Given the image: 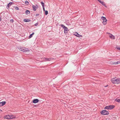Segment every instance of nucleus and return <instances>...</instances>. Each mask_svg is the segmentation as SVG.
I'll list each match as a JSON object with an SVG mask.
<instances>
[{
  "label": "nucleus",
  "instance_id": "obj_1",
  "mask_svg": "<svg viewBox=\"0 0 120 120\" xmlns=\"http://www.w3.org/2000/svg\"><path fill=\"white\" fill-rule=\"evenodd\" d=\"M18 49L20 51H22L23 52H28L30 51L28 49L25 48L24 47H23L22 48L19 47H18Z\"/></svg>",
  "mask_w": 120,
  "mask_h": 120
},
{
  "label": "nucleus",
  "instance_id": "obj_2",
  "mask_svg": "<svg viewBox=\"0 0 120 120\" xmlns=\"http://www.w3.org/2000/svg\"><path fill=\"white\" fill-rule=\"evenodd\" d=\"M100 113L101 114L103 115H109V113L108 111L105 110L101 111Z\"/></svg>",
  "mask_w": 120,
  "mask_h": 120
},
{
  "label": "nucleus",
  "instance_id": "obj_3",
  "mask_svg": "<svg viewBox=\"0 0 120 120\" xmlns=\"http://www.w3.org/2000/svg\"><path fill=\"white\" fill-rule=\"evenodd\" d=\"M15 118V117L13 115H7L5 116V118L8 119H12Z\"/></svg>",
  "mask_w": 120,
  "mask_h": 120
},
{
  "label": "nucleus",
  "instance_id": "obj_4",
  "mask_svg": "<svg viewBox=\"0 0 120 120\" xmlns=\"http://www.w3.org/2000/svg\"><path fill=\"white\" fill-rule=\"evenodd\" d=\"M101 19L103 20L102 23L104 25H105L107 24V20L105 17L102 16L101 18Z\"/></svg>",
  "mask_w": 120,
  "mask_h": 120
},
{
  "label": "nucleus",
  "instance_id": "obj_5",
  "mask_svg": "<svg viewBox=\"0 0 120 120\" xmlns=\"http://www.w3.org/2000/svg\"><path fill=\"white\" fill-rule=\"evenodd\" d=\"M117 79L116 78H112L111 80V82L113 84H117Z\"/></svg>",
  "mask_w": 120,
  "mask_h": 120
},
{
  "label": "nucleus",
  "instance_id": "obj_6",
  "mask_svg": "<svg viewBox=\"0 0 120 120\" xmlns=\"http://www.w3.org/2000/svg\"><path fill=\"white\" fill-rule=\"evenodd\" d=\"M6 102L5 101H3L0 102V107L3 106L5 104Z\"/></svg>",
  "mask_w": 120,
  "mask_h": 120
},
{
  "label": "nucleus",
  "instance_id": "obj_7",
  "mask_svg": "<svg viewBox=\"0 0 120 120\" xmlns=\"http://www.w3.org/2000/svg\"><path fill=\"white\" fill-rule=\"evenodd\" d=\"M39 101V100L38 99H34L32 100V102L34 103H38Z\"/></svg>",
  "mask_w": 120,
  "mask_h": 120
},
{
  "label": "nucleus",
  "instance_id": "obj_8",
  "mask_svg": "<svg viewBox=\"0 0 120 120\" xmlns=\"http://www.w3.org/2000/svg\"><path fill=\"white\" fill-rule=\"evenodd\" d=\"M107 33L111 35L109 36V37L113 39H115V37L113 35L110 33Z\"/></svg>",
  "mask_w": 120,
  "mask_h": 120
},
{
  "label": "nucleus",
  "instance_id": "obj_9",
  "mask_svg": "<svg viewBox=\"0 0 120 120\" xmlns=\"http://www.w3.org/2000/svg\"><path fill=\"white\" fill-rule=\"evenodd\" d=\"M68 31L69 30L67 27L64 29V33L65 34H67Z\"/></svg>",
  "mask_w": 120,
  "mask_h": 120
},
{
  "label": "nucleus",
  "instance_id": "obj_10",
  "mask_svg": "<svg viewBox=\"0 0 120 120\" xmlns=\"http://www.w3.org/2000/svg\"><path fill=\"white\" fill-rule=\"evenodd\" d=\"M53 58H44V60L46 61H49L51 60H53Z\"/></svg>",
  "mask_w": 120,
  "mask_h": 120
},
{
  "label": "nucleus",
  "instance_id": "obj_11",
  "mask_svg": "<svg viewBox=\"0 0 120 120\" xmlns=\"http://www.w3.org/2000/svg\"><path fill=\"white\" fill-rule=\"evenodd\" d=\"M109 109H113L115 107L114 105H109L108 106Z\"/></svg>",
  "mask_w": 120,
  "mask_h": 120
},
{
  "label": "nucleus",
  "instance_id": "obj_12",
  "mask_svg": "<svg viewBox=\"0 0 120 120\" xmlns=\"http://www.w3.org/2000/svg\"><path fill=\"white\" fill-rule=\"evenodd\" d=\"M99 2L105 7H106L105 3L103 1H101V0Z\"/></svg>",
  "mask_w": 120,
  "mask_h": 120
},
{
  "label": "nucleus",
  "instance_id": "obj_13",
  "mask_svg": "<svg viewBox=\"0 0 120 120\" xmlns=\"http://www.w3.org/2000/svg\"><path fill=\"white\" fill-rule=\"evenodd\" d=\"M76 36L79 37H80L82 36L81 35L77 33L76 32L75 34H74Z\"/></svg>",
  "mask_w": 120,
  "mask_h": 120
},
{
  "label": "nucleus",
  "instance_id": "obj_14",
  "mask_svg": "<svg viewBox=\"0 0 120 120\" xmlns=\"http://www.w3.org/2000/svg\"><path fill=\"white\" fill-rule=\"evenodd\" d=\"M23 21L25 22H29L31 21V20L30 19H25L23 20Z\"/></svg>",
  "mask_w": 120,
  "mask_h": 120
},
{
  "label": "nucleus",
  "instance_id": "obj_15",
  "mask_svg": "<svg viewBox=\"0 0 120 120\" xmlns=\"http://www.w3.org/2000/svg\"><path fill=\"white\" fill-rule=\"evenodd\" d=\"M25 13L26 15H28L30 14V11L29 10H26L25 11Z\"/></svg>",
  "mask_w": 120,
  "mask_h": 120
},
{
  "label": "nucleus",
  "instance_id": "obj_16",
  "mask_svg": "<svg viewBox=\"0 0 120 120\" xmlns=\"http://www.w3.org/2000/svg\"><path fill=\"white\" fill-rule=\"evenodd\" d=\"M120 60L118 61L117 62H113L112 63V64H120Z\"/></svg>",
  "mask_w": 120,
  "mask_h": 120
},
{
  "label": "nucleus",
  "instance_id": "obj_17",
  "mask_svg": "<svg viewBox=\"0 0 120 120\" xmlns=\"http://www.w3.org/2000/svg\"><path fill=\"white\" fill-rule=\"evenodd\" d=\"M115 101L117 102L120 103V98H117L115 99Z\"/></svg>",
  "mask_w": 120,
  "mask_h": 120
},
{
  "label": "nucleus",
  "instance_id": "obj_18",
  "mask_svg": "<svg viewBox=\"0 0 120 120\" xmlns=\"http://www.w3.org/2000/svg\"><path fill=\"white\" fill-rule=\"evenodd\" d=\"M34 11H35L36 10V7H35L34 5H32Z\"/></svg>",
  "mask_w": 120,
  "mask_h": 120
},
{
  "label": "nucleus",
  "instance_id": "obj_19",
  "mask_svg": "<svg viewBox=\"0 0 120 120\" xmlns=\"http://www.w3.org/2000/svg\"><path fill=\"white\" fill-rule=\"evenodd\" d=\"M120 83V78H117V84Z\"/></svg>",
  "mask_w": 120,
  "mask_h": 120
},
{
  "label": "nucleus",
  "instance_id": "obj_20",
  "mask_svg": "<svg viewBox=\"0 0 120 120\" xmlns=\"http://www.w3.org/2000/svg\"><path fill=\"white\" fill-rule=\"evenodd\" d=\"M60 26H61L64 29L66 27L63 24H61L60 25Z\"/></svg>",
  "mask_w": 120,
  "mask_h": 120
},
{
  "label": "nucleus",
  "instance_id": "obj_21",
  "mask_svg": "<svg viewBox=\"0 0 120 120\" xmlns=\"http://www.w3.org/2000/svg\"><path fill=\"white\" fill-rule=\"evenodd\" d=\"M14 3H13V2H10L8 4H9L8 6H9V7H10L11 4H13Z\"/></svg>",
  "mask_w": 120,
  "mask_h": 120
},
{
  "label": "nucleus",
  "instance_id": "obj_22",
  "mask_svg": "<svg viewBox=\"0 0 120 120\" xmlns=\"http://www.w3.org/2000/svg\"><path fill=\"white\" fill-rule=\"evenodd\" d=\"M14 7V8L16 10H19V8L17 6H15Z\"/></svg>",
  "mask_w": 120,
  "mask_h": 120
},
{
  "label": "nucleus",
  "instance_id": "obj_23",
  "mask_svg": "<svg viewBox=\"0 0 120 120\" xmlns=\"http://www.w3.org/2000/svg\"><path fill=\"white\" fill-rule=\"evenodd\" d=\"M41 4L42 6V7H44V2H42V1H41Z\"/></svg>",
  "mask_w": 120,
  "mask_h": 120
},
{
  "label": "nucleus",
  "instance_id": "obj_24",
  "mask_svg": "<svg viewBox=\"0 0 120 120\" xmlns=\"http://www.w3.org/2000/svg\"><path fill=\"white\" fill-rule=\"evenodd\" d=\"M25 4L26 5H28L29 3L27 1H25Z\"/></svg>",
  "mask_w": 120,
  "mask_h": 120
},
{
  "label": "nucleus",
  "instance_id": "obj_25",
  "mask_svg": "<svg viewBox=\"0 0 120 120\" xmlns=\"http://www.w3.org/2000/svg\"><path fill=\"white\" fill-rule=\"evenodd\" d=\"M45 14L47 15L48 14V11L47 10H45Z\"/></svg>",
  "mask_w": 120,
  "mask_h": 120
},
{
  "label": "nucleus",
  "instance_id": "obj_26",
  "mask_svg": "<svg viewBox=\"0 0 120 120\" xmlns=\"http://www.w3.org/2000/svg\"><path fill=\"white\" fill-rule=\"evenodd\" d=\"M105 109H109V106H106L104 108Z\"/></svg>",
  "mask_w": 120,
  "mask_h": 120
},
{
  "label": "nucleus",
  "instance_id": "obj_27",
  "mask_svg": "<svg viewBox=\"0 0 120 120\" xmlns=\"http://www.w3.org/2000/svg\"><path fill=\"white\" fill-rule=\"evenodd\" d=\"M33 35L32 34H30L28 38H31L33 37Z\"/></svg>",
  "mask_w": 120,
  "mask_h": 120
},
{
  "label": "nucleus",
  "instance_id": "obj_28",
  "mask_svg": "<svg viewBox=\"0 0 120 120\" xmlns=\"http://www.w3.org/2000/svg\"><path fill=\"white\" fill-rule=\"evenodd\" d=\"M9 5V4H7V5L6 8L7 9H9V7L8 6Z\"/></svg>",
  "mask_w": 120,
  "mask_h": 120
},
{
  "label": "nucleus",
  "instance_id": "obj_29",
  "mask_svg": "<svg viewBox=\"0 0 120 120\" xmlns=\"http://www.w3.org/2000/svg\"><path fill=\"white\" fill-rule=\"evenodd\" d=\"M38 22L37 23H36L35 24H34V26H38Z\"/></svg>",
  "mask_w": 120,
  "mask_h": 120
},
{
  "label": "nucleus",
  "instance_id": "obj_30",
  "mask_svg": "<svg viewBox=\"0 0 120 120\" xmlns=\"http://www.w3.org/2000/svg\"><path fill=\"white\" fill-rule=\"evenodd\" d=\"M116 48L117 49H118L119 50H120V47H117Z\"/></svg>",
  "mask_w": 120,
  "mask_h": 120
},
{
  "label": "nucleus",
  "instance_id": "obj_31",
  "mask_svg": "<svg viewBox=\"0 0 120 120\" xmlns=\"http://www.w3.org/2000/svg\"><path fill=\"white\" fill-rule=\"evenodd\" d=\"M10 22H14V20L13 19H11L10 21Z\"/></svg>",
  "mask_w": 120,
  "mask_h": 120
},
{
  "label": "nucleus",
  "instance_id": "obj_32",
  "mask_svg": "<svg viewBox=\"0 0 120 120\" xmlns=\"http://www.w3.org/2000/svg\"><path fill=\"white\" fill-rule=\"evenodd\" d=\"M35 7H36V8H38V5L37 4H36L35 6Z\"/></svg>",
  "mask_w": 120,
  "mask_h": 120
},
{
  "label": "nucleus",
  "instance_id": "obj_33",
  "mask_svg": "<svg viewBox=\"0 0 120 120\" xmlns=\"http://www.w3.org/2000/svg\"><path fill=\"white\" fill-rule=\"evenodd\" d=\"M42 8H43V11H45V8L44 7H42Z\"/></svg>",
  "mask_w": 120,
  "mask_h": 120
},
{
  "label": "nucleus",
  "instance_id": "obj_34",
  "mask_svg": "<svg viewBox=\"0 0 120 120\" xmlns=\"http://www.w3.org/2000/svg\"><path fill=\"white\" fill-rule=\"evenodd\" d=\"M39 15V14H36V16H38Z\"/></svg>",
  "mask_w": 120,
  "mask_h": 120
},
{
  "label": "nucleus",
  "instance_id": "obj_35",
  "mask_svg": "<svg viewBox=\"0 0 120 120\" xmlns=\"http://www.w3.org/2000/svg\"><path fill=\"white\" fill-rule=\"evenodd\" d=\"M34 34V32H33L32 33V34L33 35Z\"/></svg>",
  "mask_w": 120,
  "mask_h": 120
},
{
  "label": "nucleus",
  "instance_id": "obj_36",
  "mask_svg": "<svg viewBox=\"0 0 120 120\" xmlns=\"http://www.w3.org/2000/svg\"><path fill=\"white\" fill-rule=\"evenodd\" d=\"M1 17H0V21H1Z\"/></svg>",
  "mask_w": 120,
  "mask_h": 120
},
{
  "label": "nucleus",
  "instance_id": "obj_37",
  "mask_svg": "<svg viewBox=\"0 0 120 120\" xmlns=\"http://www.w3.org/2000/svg\"><path fill=\"white\" fill-rule=\"evenodd\" d=\"M108 86V85H107L106 86H105V87H107Z\"/></svg>",
  "mask_w": 120,
  "mask_h": 120
},
{
  "label": "nucleus",
  "instance_id": "obj_38",
  "mask_svg": "<svg viewBox=\"0 0 120 120\" xmlns=\"http://www.w3.org/2000/svg\"><path fill=\"white\" fill-rule=\"evenodd\" d=\"M99 2L101 0H97Z\"/></svg>",
  "mask_w": 120,
  "mask_h": 120
},
{
  "label": "nucleus",
  "instance_id": "obj_39",
  "mask_svg": "<svg viewBox=\"0 0 120 120\" xmlns=\"http://www.w3.org/2000/svg\"><path fill=\"white\" fill-rule=\"evenodd\" d=\"M11 0V1H13V0Z\"/></svg>",
  "mask_w": 120,
  "mask_h": 120
},
{
  "label": "nucleus",
  "instance_id": "obj_40",
  "mask_svg": "<svg viewBox=\"0 0 120 120\" xmlns=\"http://www.w3.org/2000/svg\"><path fill=\"white\" fill-rule=\"evenodd\" d=\"M11 0V1H13V0Z\"/></svg>",
  "mask_w": 120,
  "mask_h": 120
}]
</instances>
